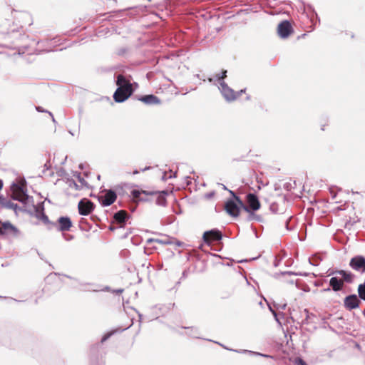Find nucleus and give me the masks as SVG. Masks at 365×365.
<instances>
[{"mask_svg":"<svg viewBox=\"0 0 365 365\" xmlns=\"http://www.w3.org/2000/svg\"><path fill=\"white\" fill-rule=\"evenodd\" d=\"M245 92V89H242L240 90V91H238L237 93H235L236 95H237V97L242 95L243 93Z\"/></svg>","mask_w":365,"mask_h":365,"instance_id":"37998d69","label":"nucleus"},{"mask_svg":"<svg viewBox=\"0 0 365 365\" xmlns=\"http://www.w3.org/2000/svg\"><path fill=\"white\" fill-rule=\"evenodd\" d=\"M156 204L160 206H165L166 205V199L163 196H159L156 200Z\"/></svg>","mask_w":365,"mask_h":365,"instance_id":"cd10ccee","label":"nucleus"},{"mask_svg":"<svg viewBox=\"0 0 365 365\" xmlns=\"http://www.w3.org/2000/svg\"><path fill=\"white\" fill-rule=\"evenodd\" d=\"M176 177V173L173 174V175H170L169 177H167V173H165L163 176V180H166L167 178H175Z\"/></svg>","mask_w":365,"mask_h":365,"instance_id":"4c0bfd02","label":"nucleus"},{"mask_svg":"<svg viewBox=\"0 0 365 365\" xmlns=\"http://www.w3.org/2000/svg\"><path fill=\"white\" fill-rule=\"evenodd\" d=\"M227 77V70H222L220 73H217L215 75V78L217 81L222 82Z\"/></svg>","mask_w":365,"mask_h":365,"instance_id":"b1692460","label":"nucleus"},{"mask_svg":"<svg viewBox=\"0 0 365 365\" xmlns=\"http://www.w3.org/2000/svg\"><path fill=\"white\" fill-rule=\"evenodd\" d=\"M73 176L74 177H76L78 180V181L83 185H87V182L84 180V178H83L81 176V173H78V172H75L74 174H73Z\"/></svg>","mask_w":365,"mask_h":365,"instance_id":"c85d7f7f","label":"nucleus"},{"mask_svg":"<svg viewBox=\"0 0 365 365\" xmlns=\"http://www.w3.org/2000/svg\"><path fill=\"white\" fill-rule=\"evenodd\" d=\"M286 307H287V304H282V305H279V306L277 307V309H281L284 310V309H285Z\"/></svg>","mask_w":365,"mask_h":365,"instance_id":"c03bdc74","label":"nucleus"},{"mask_svg":"<svg viewBox=\"0 0 365 365\" xmlns=\"http://www.w3.org/2000/svg\"><path fill=\"white\" fill-rule=\"evenodd\" d=\"M269 310L271 311V312L273 314V312H275L274 309H272L270 307H269Z\"/></svg>","mask_w":365,"mask_h":365,"instance_id":"bf43d9fd","label":"nucleus"},{"mask_svg":"<svg viewBox=\"0 0 365 365\" xmlns=\"http://www.w3.org/2000/svg\"><path fill=\"white\" fill-rule=\"evenodd\" d=\"M68 182L69 183L70 187H73L76 190H79L81 189L80 186L73 179H68Z\"/></svg>","mask_w":365,"mask_h":365,"instance_id":"c756f323","label":"nucleus"},{"mask_svg":"<svg viewBox=\"0 0 365 365\" xmlns=\"http://www.w3.org/2000/svg\"><path fill=\"white\" fill-rule=\"evenodd\" d=\"M129 217L130 215L125 210H121L114 214L113 221L118 225L119 228H123Z\"/></svg>","mask_w":365,"mask_h":365,"instance_id":"ddd939ff","label":"nucleus"},{"mask_svg":"<svg viewBox=\"0 0 365 365\" xmlns=\"http://www.w3.org/2000/svg\"><path fill=\"white\" fill-rule=\"evenodd\" d=\"M149 169H150V167H145V168H143L142 170V171H145V170H149Z\"/></svg>","mask_w":365,"mask_h":365,"instance_id":"5fc2aeb1","label":"nucleus"},{"mask_svg":"<svg viewBox=\"0 0 365 365\" xmlns=\"http://www.w3.org/2000/svg\"><path fill=\"white\" fill-rule=\"evenodd\" d=\"M273 315L274 317V319L276 320V322H277L279 324H281L280 322H279V319L278 318V314L276 312H273Z\"/></svg>","mask_w":365,"mask_h":365,"instance_id":"a19ab883","label":"nucleus"},{"mask_svg":"<svg viewBox=\"0 0 365 365\" xmlns=\"http://www.w3.org/2000/svg\"><path fill=\"white\" fill-rule=\"evenodd\" d=\"M217 344H220V346H222V347H224L225 349H226L227 350H230V351H235V352H237V353H240V354L248 353L250 355H257V356H262L267 357V358L268 357H271L269 355L262 354H260L259 352H255V351H249V350H246V349L237 350V349H228V348L224 346L222 344H221L220 343H217Z\"/></svg>","mask_w":365,"mask_h":365,"instance_id":"a211bd4d","label":"nucleus"},{"mask_svg":"<svg viewBox=\"0 0 365 365\" xmlns=\"http://www.w3.org/2000/svg\"><path fill=\"white\" fill-rule=\"evenodd\" d=\"M281 260H282L281 257H279L278 256H276L274 262V266L275 267H278L279 265V264H280Z\"/></svg>","mask_w":365,"mask_h":365,"instance_id":"e433bc0d","label":"nucleus"},{"mask_svg":"<svg viewBox=\"0 0 365 365\" xmlns=\"http://www.w3.org/2000/svg\"><path fill=\"white\" fill-rule=\"evenodd\" d=\"M213 195H214V192H210V193L207 194V198H210V197H212Z\"/></svg>","mask_w":365,"mask_h":365,"instance_id":"de8ad7c7","label":"nucleus"},{"mask_svg":"<svg viewBox=\"0 0 365 365\" xmlns=\"http://www.w3.org/2000/svg\"><path fill=\"white\" fill-rule=\"evenodd\" d=\"M19 230L9 221L1 222L0 221V235L7 234L17 235Z\"/></svg>","mask_w":365,"mask_h":365,"instance_id":"4468645a","label":"nucleus"},{"mask_svg":"<svg viewBox=\"0 0 365 365\" xmlns=\"http://www.w3.org/2000/svg\"><path fill=\"white\" fill-rule=\"evenodd\" d=\"M241 208L242 207L237 200H228L225 205V210L232 217H237Z\"/></svg>","mask_w":365,"mask_h":365,"instance_id":"0eeeda50","label":"nucleus"},{"mask_svg":"<svg viewBox=\"0 0 365 365\" xmlns=\"http://www.w3.org/2000/svg\"><path fill=\"white\" fill-rule=\"evenodd\" d=\"M7 200H8L6 198H5L4 196L0 195V204L3 207H4L5 204H6Z\"/></svg>","mask_w":365,"mask_h":365,"instance_id":"c9c22d12","label":"nucleus"},{"mask_svg":"<svg viewBox=\"0 0 365 365\" xmlns=\"http://www.w3.org/2000/svg\"><path fill=\"white\" fill-rule=\"evenodd\" d=\"M203 241L206 244H210L212 241H220L222 239V235L217 229H212L204 232Z\"/></svg>","mask_w":365,"mask_h":365,"instance_id":"1a4fd4ad","label":"nucleus"},{"mask_svg":"<svg viewBox=\"0 0 365 365\" xmlns=\"http://www.w3.org/2000/svg\"><path fill=\"white\" fill-rule=\"evenodd\" d=\"M3 187V182L1 180H0V190L2 189Z\"/></svg>","mask_w":365,"mask_h":365,"instance_id":"3c124183","label":"nucleus"},{"mask_svg":"<svg viewBox=\"0 0 365 365\" xmlns=\"http://www.w3.org/2000/svg\"><path fill=\"white\" fill-rule=\"evenodd\" d=\"M36 110L38 111V112H46V113H48L52 118V120L53 123H56V120L52 114V113H51L50 111H48V110H45L44 109H43L41 106H37L36 108Z\"/></svg>","mask_w":365,"mask_h":365,"instance_id":"72a5a7b5","label":"nucleus"},{"mask_svg":"<svg viewBox=\"0 0 365 365\" xmlns=\"http://www.w3.org/2000/svg\"><path fill=\"white\" fill-rule=\"evenodd\" d=\"M41 220L46 225H51V227L53 226H56V222H52L49 220L48 216L45 214V213H41Z\"/></svg>","mask_w":365,"mask_h":365,"instance_id":"5701e85b","label":"nucleus"},{"mask_svg":"<svg viewBox=\"0 0 365 365\" xmlns=\"http://www.w3.org/2000/svg\"><path fill=\"white\" fill-rule=\"evenodd\" d=\"M360 299L355 294L346 296L344 299V306L347 310H352L359 307Z\"/></svg>","mask_w":365,"mask_h":365,"instance_id":"6e6552de","label":"nucleus"},{"mask_svg":"<svg viewBox=\"0 0 365 365\" xmlns=\"http://www.w3.org/2000/svg\"><path fill=\"white\" fill-rule=\"evenodd\" d=\"M155 239H148V240H147V242H148V243H150V242H155Z\"/></svg>","mask_w":365,"mask_h":365,"instance_id":"09e8293b","label":"nucleus"},{"mask_svg":"<svg viewBox=\"0 0 365 365\" xmlns=\"http://www.w3.org/2000/svg\"><path fill=\"white\" fill-rule=\"evenodd\" d=\"M63 236L66 241H70L73 239V235H67L63 234Z\"/></svg>","mask_w":365,"mask_h":365,"instance_id":"58836bf2","label":"nucleus"},{"mask_svg":"<svg viewBox=\"0 0 365 365\" xmlns=\"http://www.w3.org/2000/svg\"><path fill=\"white\" fill-rule=\"evenodd\" d=\"M11 189L14 192L18 191L21 192V196H14L13 199L14 200H18L21 202L25 203L29 199V196L27 194L26 188L23 185H19L16 182H13L11 185Z\"/></svg>","mask_w":365,"mask_h":365,"instance_id":"39448f33","label":"nucleus"},{"mask_svg":"<svg viewBox=\"0 0 365 365\" xmlns=\"http://www.w3.org/2000/svg\"><path fill=\"white\" fill-rule=\"evenodd\" d=\"M122 330L120 329H116L111 330L106 333L101 339V344H103L106 341H107L109 338H110L113 335H114L117 332H120Z\"/></svg>","mask_w":365,"mask_h":365,"instance_id":"412c9836","label":"nucleus"},{"mask_svg":"<svg viewBox=\"0 0 365 365\" xmlns=\"http://www.w3.org/2000/svg\"><path fill=\"white\" fill-rule=\"evenodd\" d=\"M209 81L212 82V78H209Z\"/></svg>","mask_w":365,"mask_h":365,"instance_id":"0e129e2a","label":"nucleus"},{"mask_svg":"<svg viewBox=\"0 0 365 365\" xmlns=\"http://www.w3.org/2000/svg\"><path fill=\"white\" fill-rule=\"evenodd\" d=\"M19 207L18 205L12 202L11 200H7L6 204H5L4 208L11 209L14 210H16Z\"/></svg>","mask_w":365,"mask_h":365,"instance_id":"a878e982","label":"nucleus"},{"mask_svg":"<svg viewBox=\"0 0 365 365\" xmlns=\"http://www.w3.org/2000/svg\"><path fill=\"white\" fill-rule=\"evenodd\" d=\"M349 266L354 270L365 272V257L362 255H356L352 257L349 262Z\"/></svg>","mask_w":365,"mask_h":365,"instance_id":"9d476101","label":"nucleus"},{"mask_svg":"<svg viewBox=\"0 0 365 365\" xmlns=\"http://www.w3.org/2000/svg\"><path fill=\"white\" fill-rule=\"evenodd\" d=\"M115 83L118 86L114 92L113 99L116 103L125 101L133 93L132 83L123 74L115 76Z\"/></svg>","mask_w":365,"mask_h":365,"instance_id":"f257e3e1","label":"nucleus"},{"mask_svg":"<svg viewBox=\"0 0 365 365\" xmlns=\"http://www.w3.org/2000/svg\"><path fill=\"white\" fill-rule=\"evenodd\" d=\"M115 228H116V227H114V226H110V227H109V229H110V230H114Z\"/></svg>","mask_w":365,"mask_h":365,"instance_id":"864d4df0","label":"nucleus"},{"mask_svg":"<svg viewBox=\"0 0 365 365\" xmlns=\"http://www.w3.org/2000/svg\"><path fill=\"white\" fill-rule=\"evenodd\" d=\"M309 263L314 266L318 265V263L317 262V261H314V262H312L310 259H309Z\"/></svg>","mask_w":365,"mask_h":365,"instance_id":"49530a36","label":"nucleus"},{"mask_svg":"<svg viewBox=\"0 0 365 365\" xmlns=\"http://www.w3.org/2000/svg\"><path fill=\"white\" fill-rule=\"evenodd\" d=\"M282 275H294V276H307V273L304 272H292V271H285V272H280L279 273L274 274V277L277 279L279 277Z\"/></svg>","mask_w":365,"mask_h":365,"instance_id":"6ab92c4d","label":"nucleus"},{"mask_svg":"<svg viewBox=\"0 0 365 365\" xmlns=\"http://www.w3.org/2000/svg\"><path fill=\"white\" fill-rule=\"evenodd\" d=\"M138 100L144 103L146 105H158L160 104L161 101L160 99L153 95V94H149V95H145L142 96L138 98Z\"/></svg>","mask_w":365,"mask_h":365,"instance_id":"2eb2a0df","label":"nucleus"},{"mask_svg":"<svg viewBox=\"0 0 365 365\" xmlns=\"http://www.w3.org/2000/svg\"><path fill=\"white\" fill-rule=\"evenodd\" d=\"M246 202L245 205L242 202V205H240L242 208L246 211L247 212H250L252 211H257L260 207L259 200L255 193H248L246 196Z\"/></svg>","mask_w":365,"mask_h":365,"instance_id":"f03ea898","label":"nucleus"},{"mask_svg":"<svg viewBox=\"0 0 365 365\" xmlns=\"http://www.w3.org/2000/svg\"><path fill=\"white\" fill-rule=\"evenodd\" d=\"M293 32L291 23L284 20L281 21L277 26V33L280 38H287Z\"/></svg>","mask_w":365,"mask_h":365,"instance_id":"20e7f679","label":"nucleus"},{"mask_svg":"<svg viewBox=\"0 0 365 365\" xmlns=\"http://www.w3.org/2000/svg\"><path fill=\"white\" fill-rule=\"evenodd\" d=\"M56 223V226H53V227H56L57 230L59 232H66L68 231L70 228L72 227V222L70 217L67 216H61L60 217Z\"/></svg>","mask_w":365,"mask_h":365,"instance_id":"f8f14e48","label":"nucleus"},{"mask_svg":"<svg viewBox=\"0 0 365 365\" xmlns=\"http://www.w3.org/2000/svg\"><path fill=\"white\" fill-rule=\"evenodd\" d=\"M289 264H290V262H288L287 264V267H289Z\"/></svg>","mask_w":365,"mask_h":365,"instance_id":"774afa93","label":"nucleus"},{"mask_svg":"<svg viewBox=\"0 0 365 365\" xmlns=\"http://www.w3.org/2000/svg\"><path fill=\"white\" fill-rule=\"evenodd\" d=\"M155 242L161 245H170L172 243L168 237H166L165 239H155Z\"/></svg>","mask_w":365,"mask_h":365,"instance_id":"bb28decb","label":"nucleus"},{"mask_svg":"<svg viewBox=\"0 0 365 365\" xmlns=\"http://www.w3.org/2000/svg\"><path fill=\"white\" fill-rule=\"evenodd\" d=\"M139 173V171L138 170H135L133 173V175H136V174H138Z\"/></svg>","mask_w":365,"mask_h":365,"instance_id":"603ef678","label":"nucleus"},{"mask_svg":"<svg viewBox=\"0 0 365 365\" xmlns=\"http://www.w3.org/2000/svg\"><path fill=\"white\" fill-rule=\"evenodd\" d=\"M363 314L365 317V309L363 311Z\"/></svg>","mask_w":365,"mask_h":365,"instance_id":"e2e57ef3","label":"nucleus"},{"mask_svg":"<svg viewBox=\"0 0 365 365\" xmlns=\"http://www.w3.org/2000/svg\"><path fill=\"white\" fill-rule=\"evenodd\" d=\"M229 192L230 193V195L232 196L233 198H232L231 200H237V202H239L240 205H242V200L240 199V197H238L237 195H236L235 192L232 191V190H229Z\"/></svg>","mask_w":365,"mask_h":365,"instance_id":"2f4dec72","label":"nucleus"},{"mask_svg":"<svg viewBox=\"0 0 365 365\" xmlns=\"http://www.w3.org/2000/svg\"><path fill=\"white\" fill-rule=\"evenodd\" d=\"M35 212H36V218L41 220V213L44 212V207H43V202H41L38 203L36 206H34Z\"/></svg>","mask_w":365,"mask_h":365,"instance_id":"aec40b11","label":"nucleus"},{"mask_svg":"<svg viewBox=\"0 0 365 365\" xmlns=\"http://www.w3.org/2000/svg\"><path fill=\"white\" fill-rule=\"evenodd\" d=\"M219 88L222 96L227 101H232L237 98V95L233 89L230 88L226 83L222 81L220 83Z\"/></svg>","mask_w":365,"mask_h":365,"instance_id":"9b49d317","label":"nucleus"},{"mask_svg":"<svg viewBox=\"0 0 365 365\" xmlns=\"http://www.w3.org/2000/svg\"><path fill=\"white\" fill-rule=\"evenodd\" d=\"M329 286L334 292H339L343 289V281L336 277H332L329 280Z\"/></svg>","mask_w":365,"mask_h":365,"instance_id":"f3484780","label":"nucleus"},{"mask_svg":"<svg viewBox=\"0 0 365 365\" xmlns=\"http://www.w3.org/2000/svg\"><path fill=\"white\" fill-rule=\"evenodd\" d=\"M336 274L341 276V277L343 279L341 280L343 281V282H345L347 283H351L354 280V274H352L351 272H346L343 269L332 271L329 274V275H333V274Z\"/></svg>","mask_w":365,"mask_h":365,"instance_id":"dca6fc26","label":"nucleus"},{"mask_svg":"<svg viewBox=\"0 0 365 365\" xmlns=\"http://www.w3.org/2000/svg\"><path fill=\"white\" fill-rule=\"evenodd\" d=\"M287 282L289 283V284H294V280H292H292H287Z\"/></svg>","mask_w":365,"mask_h":365,"instance_id":"8fccbe9b","label":"nucleus"},{"mask_svg":"<svg viewBox=\"0 0 365 365\" xmlns=\"http://www.w3.org/2000/svg\"><path fill=\"white\" fill-rule=\"evenodd\" d=\"M123 292V289H115L113 291V293H115V294H121L122 292Z\"/></svg>","mask_w":365,"mask_h":365,"instance_id":"79ce46f5","label":"nucleus"},{"mask_svg":"<svg viewBox=\"0 0 365 365\" xmlns=\"http://www.w3.org/2000/svg\"><path fill=\"white\" fill-rule=\"evenodd\" d=\"M63 276H64V277H67V278H68V279H73V280H75V281H76V282L78 281V279H77L73 278L72 277H71V276H69V275L63 274Z\"/></svg>","mask_w":365,"mask_h":365,"instance_id":"a18cd8bd","label":"nucleus"},{"mask_svg":"<svg viewBox=\"0 0 365 365\" xmlns=\"http://www.w3.org/2000/svg\"><path fill=\"white\" fill-rule=\"evenodd\" d=\"M44 167H45V168H46V169H48V165H47V163H46V164L44 165Z\"/></svg>","mask_w":365,"mask_h":365,"instance_id":"052dcab7","label":"nucleus"},{"mask_svg":"<svg viewBox=\"0 0 365 365\" xmlns=\"http://www.w3.org/2000/svg\"><path fill=\"white\" fill-rule=\"evenodd\" d=\"M78 212L81 215H89L95 208V205L90 200H81L78 205Z\"/></svg>","mask_w":365,"mask_h":365,"instance_id":"423d86ee","label":"nucleus"},{"mask_svg":"<svg viewBox=\"0 0 365 365\" xmlns=\"http://www.w3.org/2000/svg\"><path fill=\"white\" fill-rule=\"evenodd\" d=\"M184 329H190V327H183ZM199 330L196 327H190V333L189 334L190 336L195 337V338H200L198 336Z\"/></svg>","mask_w":365,"mask_h":365,"instance_id":"393cba45","label":"nucleus"},{"mask_svg":"<svg viewBox=\"0 0 365 365\" xmlns=\"http://www.w3.org/2000/svg\"><path fill=\"white\" fill-rule=\"evenodd\" d=\"M297 364V365H307V363L302 359H298Z\"/></svg>","mask_w":365,"mask_h":365,"instance_id":"ea45409f","label":"nucleus"},{"mask_svg":"<svg viewBox=\"0 0 365 365\" xmlns=\"http://www.w3.org/2000/svg\"><path fill=\"white\" fill-rule=\"evenodd\" d=\"M255 211H252L250 210V212H248L249 213V217H248V219L249 220H257L259 221V217L256 215L255 213H254Z\"/></svg>","mask_w":365,"mask_h":365,"instance_id":"473e14b6","label":"nucleus"},{"mask_svg":"<svg viewBox=\"0 0 365 365\" xmlns=\"http://www.w3.org/2000/svg\"><path fill=\"white\" fill-rule=\"evenodd\" d=\"M138 317H139V319H140V322H141V319H142V314H138Z\"/></svg>","mask_w":365,"mask_h":365,"instance_id":"6e6d98bb","label":"nucleus"},{"mask_svg":"<svg viewBox=\"0 0 365 365\" xmlns=\"http://www.w3.org/2000/svg\"><path fill=\"white\" fill-rule=\"evenodd\" d=\"M222 185V188H223L224 190H227V188L226 187V186H225V185Z\"/></svg>","mask_w":365,"mask_h":365,"instance_id":"13d9d810","label":"nucleus"},{"mask_svg":"<svg viewBox=\"0 0 365 365\" xmlns=\"http://www.w3.org/2000/svg\"><path fill=\"white\" fill-rule=\"evenodd\" d=\"M292 217H289L287 220H286V223H285V226H286V229L287 230H292L293 229L292 227H290L289 226V222L292 220Z\"/></svg>","mask_w":365,"mask_h":365,"instance_id":"f704fd0d","label":"nucleus"},{"mask_svg":"<svg viewBox=\"0 0 365 365\" xmlns=\"http://www.w3.org/2000/svg\"><path fill=\"white\" fill-rule=\"evenodd\" d=\"M69 133H71V134L72 135H73V132H71V131H69Z\"/></svg>","mask_w":365,"mask_h":365,"instance_id":"69168bd1","label":"nucleus"},{"mask_svg":"<svg viewBox=\"0 0 365 365\" xmlns=\"http://www.w3.org/2000/svg\"><path fill=\"white\" fill-rule=\"evenodd\" d=\"M358 297L365 301V283L360 284L358 287Z\"/></svg>","mask_w":365,"mask_h":365,"instance_id":"4be33fe9","label":"nucleus"},{"mask_svg":"<svg viewBox=\"0 0 365 365\" xmlns=\"http://www.w3.org/2000/svg\"><path fill=\"white\" fill-rule=\"evenodd\" d=\"M79 284H80V285H81V286H83V285H84L85 284H83V283H81V282H79Z\"/></svg>","mask_w":365,"mask_h":365,"instance_id":"680f3d73","label":"nucleus"},{"mask_svg":"<svg viewBox=\"0 0 365 365\" xmlns=\"http://www.w3.org/2000/svg\"><path fill=\"white\" fill-rule=\"evenodd\" d=\"M289 264H290V262H288L287 264V267H289Z\"/></svg>","mask_w":365,"mask_h":365,"instance_id":"338daca9","label":"nucleus"},{"mask_svg":"<svg viewBox=\"0 0 365 365\" xmlns=\"http://www.w3.org/2000/svg\"><path fill=\"white\" fill-rule=\"evenodd\" d=\"M331 288H327V289H324V292H328V291H330Z\"/></svg>","mask_w":365,"mask_h":365,"instance_id":"4d7b16f0","label":"nucleus"},{"mask_svg":"<svg viewBox=\"0 0 365 365\" xmlns=\"http://www.w3.org/2000/svg\"><path fill=\"white\" fill-rule=\"evenodd\" d=\"M117 195L113 190H105L103 194L98 197L101 205L103 207H108L112 205L116 200Z\"/></svg>","mask_w":365,"mask_h":365,"instance_id":"7ed1b4c3","label":"nucleus"},{"mask_svg":"<svg viewBox=\"0 0 365 365\" xmlns=\"http://www.w3.org/2000/svg\"><path fill=\"white\" fill-rule=\"evenodd\" d=\"M131 195L133 197V198L135 200H140V196L141 195V191L138 190H133L131 191Z\"/></svg>","mask_w":365,"mask_h":365,"instance_id":"7c9ffc66","label":"nucleus"}]
</instances>
